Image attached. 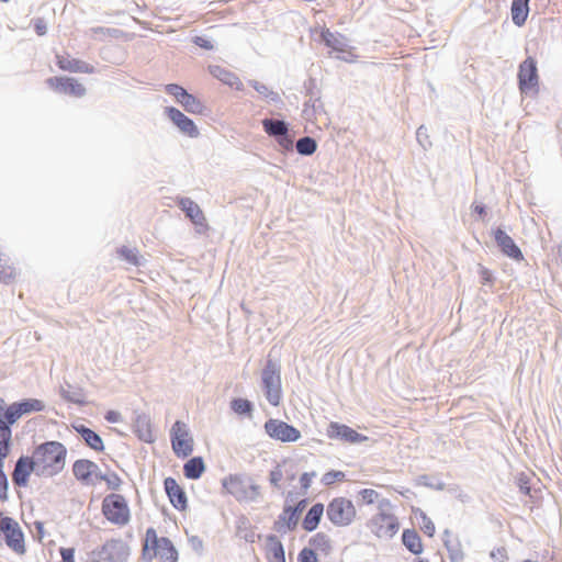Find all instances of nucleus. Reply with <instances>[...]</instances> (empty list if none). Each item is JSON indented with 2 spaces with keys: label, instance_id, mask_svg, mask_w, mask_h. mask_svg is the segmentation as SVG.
Segmentation results:
<instances>
[{
  "label": "nucleus",
  "instance_id": "55",
  "mask_svg": "<svg viewBox=\"0 0 562 562\" xmlns=\"http://www.w3.org/2000/svg\"><path fill=\"white\" fill-rule=\"evenodd\" d=\"M32 23L37 35L43 36L47 33V24L45 19L36 18L32 21Z\"/></svg>",
  "mask_w": 562,
  "mask_h": 562
},
{
  "label": "nucleus",
  "instance_id": "45",
  "mask_svg": "<svg viewBox=\"0 0 562 562\" xmlns=\"http://www.w3.org/2000/svg\"><path fill=\"white\" fill-rule=\"evenodd\" d=\"M60 395L64 400L74 404L83 405L86 403L82 391L80 389L75 391L61 389Z\"/></svg>",
  "mask_w": 562,
  "mask_h": 562
},
{
  "label": "nucleus",
  "instance_id": "17",
  "mask_svg": "<svg viewBox=\"0 0 562 562\" xmlns=\"http://www.w3.org/2000/svg\"><path fill=\"white\" fill-rule=\"evenodd\" d=\"M327 436L331 439H340L349 443H359L368 439L367 436L356 431L351 427L331 422L327 428Z\"/></svg>",
  "mask_w": 562,
  "mask_h": 562
},
{
  "label": "nucleus",
  "instance_id": "64",
  "mask_svg": "<svg viewBox=\"0 0 562 562\" xmlns=\"http://www.w3.org/2000/svg\"><path fill=\"white\" fill-rule=\"evenodd\" d=\"M189 543L191 548L198 552L199 554L203 551V540L199 536H191L189 537Z\"/></svg>",
  "mask_w": 562,
  "mask_h": 562
},
{
  "label": "nucleus",
  "instance_id": "23",
  "mask_svg": "<svg viewBox=\"0 0 562 562\" xmlns=\"http://www.w3.org/2000/svg\"><path fill=\"white\" fill-rule=\"evenodd\" d=\"M297 524L299 517L290 509V505L285 504L282 513L273 524V529L280 533H285L288 530H295Z\"/></svg>",
  "mask_w": 562,
  "mask_h": 562
},
{
  "label": "nucleus",
  "instance_id": "26",
  "mask_svg": "<svg viewBox=\"0 0 562 562\" xmlns=\"http://www.w3.org/2000/svg\"><path fill=\"white\" fill-rule=\"evenodd\" d=\"M322 41L328 47L337 53H347L349 45L348 40L340 33H333L328 29L321 33Z\"/></svg>",
  "mask_w": 562,
  "mask_h": 562
},
{
  "label": "nucleus",
  "instance_id": "37",
  "mask_svg": "<svg viewBox=\"0 0 562 562\" xmlns=\"http://www.w3.org/2000/svg\"><path fill=\"white\" fill-rule=\"evenodd\" d=\"M12 435L0 427V469H4V461L11 452Z\"/></svg>",
  "mask_w": 562,
  "mask_h": 562
},
{
  "label": "nucleus",
  "instance_id": "30",
  "mask_svg": "<svg viewBox=\"0 0 562 562\" xmlns=\"http://www.w3.org/2000/svg\"><path fill=\"white\" fill-rule=\"evenodd\" d=\"M205 471V463L202 457H193L183 465V474L189 480H198Z\"/></svg>",
  "mask_w": 562,
  "mask_h": 562
},
{
  "label": "nucleus",
  "instance_id": "2",
  "mask_svg": "<svg viewBox=\"0 0 562 562\" xmlns=\"http://www.w3.org/2000/svg\"><path fill=\"white\" fill-rule=\"evenodd\" d=\"M45 405L36 398H25L10 405L0 397V427L12 435V426L25 414L42 412Z\"/></svg>",
  "mask_w": 562,
  "mask_h": 562
},
{
  "label": "nucleus",
  "instance_id": "59",
  "mask_svg": "<svg viewBox=\"0 0 562 562\" xmlns=\"http://www.w3.org/2000/svg\"><path fill=\"white\" fill-rule=\"evenodd\" d=\"M316 476V472L315 471H312V472H304L301 477H300V484H301V487L304 490V491H307L311 486V483H312V480Z\"/></svg>",
  "mask_w": 562,
  "mask_h": 562
},
{
  "label": "nucleus",
  "instance_id": "57",
  "mask_svg": "<svg viewBox=\"0 0 562 562\" xmlns=\"http://www.w3.org/2000/svg\"><path fill=\"white\" fill-rule=\"evenodd\" d=\"M416 138H417V142L424 148H426L428 145H430V142L428 140L427 128L424 125H422L417 128Z\"/></svg>",
  "mask_w": 562,
  "mask_h": 562
},
{
  "label": "nucleus",
  "instance_id": "8",
  "mask_svg": "<svg viewBox=\"0 0 562 562\" xmlns=\"http://www.w3.org/2000/svg\"><path fill=\"white\" fill-rule=\"evenodd\" d=\"M0 532L4 536L5 544L18 554L25 553L24 533L13 518L3 516L0 518Z\"/></svg>",
  "mask_w": 562,
  "mask_h": 562
},
{
  "label": "nucleus",
  "instance_id": "54",
  "mask_svg": "<svg viewBox=\"0 0 562 562\" xmlns=\"http://www.w3.org/2000/svg\"><path fill=\"white\" fill-rule=\"evenodd\" d=\"M304 88L306 90V95H308L311 100L314 98L315 100H319L318 93L316 92V80L314 78H310L305 81Z\"/></svg>",
  "mask_w": 562,
  "mask_h": 562
},
{
  "label": "nucleus",
  "instance_id": "35",
  "mask_svg": "<svg viewBox=\"0 0 562 562\" xmlns=\"http://www.w3.org/2000/svg\"><path fill=\"white\" fill-rule=\"evenodd\" d=\"M179 103L183 106L184 111L191 114H204L206 106L195 95L187 92Z\"/></svg>",
  "mask_w": 562,
  "mask_h": 562
},
{
  "label": "nucleus",
  "instance_id": "1",
  "mask_svg": "<svg viewBox=\"0 0 562 562\" xmlns=\"http://www.w3.org/2000/svg\"><path fill=\"white\" fill-rule=\"evenodd\" d=\"M31 457L35 461L37 476L53 477L65 469L67 448L59 441H45L34 448Z\"/></svg>",
  "mask_w": 562,
  "mask_h": 562
},
{
  "label": "nucleus",
  "instance_id": "15",
  "mask_svg": "<svg viewBox=\"0 0 562 562\" xmlns=\"http://www.w3.org/2000/svg\"><path fill=\"white\" fill-rule=\"evenodd\" d=\"M33 472L37 475V468L33 458L29 456H21L16 460L11 474L13 484L18 487H25L29 483V477Z\"/></svg>",
  "mask_w": 562,
  "mask_h": 562
},
{
  "label": "nucleus",
  "instance_id": "60",
  "mask_svg": "<svg viewBox=\"0 0 562 562\" xmlns=\"http://www.w3.org/2000/svg\"><path fill=\"white\" fill-rule=\"evenodd\" d=\"M145 542H147V544H149V542H150L151 543V549L160 543V538H158L157 532H156V530L153 527H150V528H148L146 530V540H145Z\"/></svg>",
  "mask_w": 562,
  "mask_h": 562
},
{
  "label": "nucleus",
  "instance_id": "56",
  "mask_svg": "<svg viewBox=\"0 0 562 562\" xmlns=\"http://www.w3.org/2000/svg\"><path fill=\"white\" fill-rule=\"evenodd\" d=\"M249 86H251L260 95H262L265 99L267 98V94L269 93L270 89L268 86H266L262 82H259L258 80L250 79L248 80Z\"/></svg>",
  "mask_w": 562,
  "mask_h": 562
},
{
  "label": "nucleus",
  "instance_id": "38",
  "mask_svg": "<svg viewBox=\"0 0 562 562\" xmlns=\"http://www.w3.org/2000/svg\"><path fill=\"white\" fill-rule=\"evenodd\" d=\"M445 547L448 551L451 562H461L464 558L462 546L458 537L445 541Z\"/></svg>",
  "mask_w": 562,
  "mask_h": 562
},
{
  "label": "nucleus",
  "instance_id": "9",
  "mask_svg": "<svg viewBox=\"0 0 562 562\" xmlns=\"http://www.w3.org/2000/svg\"><path fill=\"white\" fill-rule=\"evenodd\" d=\"M369 527L378 538L391 539L397 533L400 522L395 515L379 512L371 518Z\"/></svg>",
  "mask_w": 562,
  "mask_h": 562
},
{
  "label": "nucleus",
  "instance_id": "43",
  "mask_svg": "<svg viewBox=\"0 0 562 562\" xmlns=\"http://www.w3.org/2000/svg\"><path fill=\"white\" fill-rule=\"evenodd\" d=\"M416 484L420 485V486L429 487V488H432L436 491H443L446 487L445 482H442L441 480H439L437 477L427 475V474L417 476Z\"/></svg>",
  "mask_w": 562,
  "mask_h": 562
},
{
  "label": "nucleus",
  "instance_id": "33",
  "mask_svg": "<svg viewBox=\"0 0 562 562\" xmlns=\"http://www.w3.org/2000/svg\"><path fill=\"white\" fill-rule=\"evenodd\" d=\"M236 535L244 539L246 542L254 543L256 541V533L249 519L241 515L236 520Z\"/></svg>",
  "mask_w": 562,
  "mask_h": 562
},
{
  "label": "nucleus",
  "instance_id": "3",
  "mask_svg": "<svg viewBox=\"0 0 562 562\" xmlns=\"http://www.w3.org/2000/svg\"><path fill=\"white\" fill-rule=\"evenodd\" d=\"M222 486L238 502H256L260 496V486L246 475L229 474L222 480Z\"/></svg>",
  "mask_w": 562,
  "mask_h": 562
},
{
  "label": "nucleus",
  "instance_id": "6",
  "mask_svg": "<svg viewBox=\"0 0 562 562\" xmlns=\"http://www.w3.org/2000/svg\"><path fill=\"white\" fill-rule=\"evenodd\" d=\"M356 514L353 503L346 497H335L326 507V516L336 527H347L351 525L356 518Z\"/></svg>",
  "mask_w": 562,
  "mask_h": 562
},
{
  "label": "nucleus",
  "instance_id": "63",
  "mask_svg": "<svg viewBox=\"0 0 562 562\" xmlns=\"http://www.w3.org/2000/svg\"><path fill=\"white\" fill-rule=\"evenodd\" d=\"M59 553L63 562H75V549L74 548H60Z\"/></svg>",
  "mask_w": 562,
  "mask_h": 562
},
{
  "label": "nucleus",
  "instance_id": "47",
  "mask_svg": "<svg viewBox=\"0 0 562 562\" xmlns=\"http://www.w3.org/2000/svg\"><path fill=\"white\" fill-rule=\"evenodd\" d=\"M166 92L177 100L179 102V99H182L186 93L188 92L183 87L177 85V83H169L165 88Z\"/></svg>",
  "mask_w": 562,
  "mask_h": 562
},
{
  "label": "nucleus",
  "instance_id": "12",
  "mask_svg": "<svg viewBox=\"0 0 562 562\" xmlns=\"http://www.w3.org/2000/svg\"><path fill=\"white\" fill-rule=\"evenodd\" d=\"M518 85L521 93L527 94L531 90H538L539 76L537 61L532 57H527L518 70Z\"/></svg>",
  "mask_w": 562,
  "mask_h": 562
},
{
  "label": "nucleus",
  "instance_id": "41",
  "mask_svg": "<svg viewBox=\"0 0 562 562\" xmlns=\"http://www.w3.org/2000/svg\"><path fill=\"white\" fill-rule=\"evenodd\" d=\"M117 254L130 265H133L135 267H139L143 265V257L138 255V250L136 248H128L126 246H122L121 248H119Z\"/></svg>",
  "mask_w": 562,
  "mask_h": 562
},
{
  "label": "nucleus",
  "instance_id": "34",
  "mask_svg": "<svg viewBox=\"0 0 562 562\" xmlns=\"http://www.w3.org/2000/svg\"><path fill=\"white\" fill-rule=\"evenodd\" d=\"M267 555L269 561L285 558L284 547L276 535L267 536Z\"/></svg>",
  "mask_w": 562,
  "mask_h": 562
},
{
  "label": "nucleus",
  "instance_id": "28",
  "mask_svg": "<svg viewBox=\"0 0 562 562\" xmlns=\"http://www.w3.org/2000/svg\"><path fill=\"white\" fill-rule=\"evenodd\" d=\"M324 514V505L322 503L314 504L306 513L305 517L302 521V528L305 531L312 532L314 531L323 517Z\"/></svg>",
  "mask_w": 562,
  "mask_h": 562
},
{
  "label": "nucleus",
  "instance_id": "4",
  "mask_svg": "<svg viewBox=\"0 0 562 562\" xmlns=\"http://www.w3.org/2000/svg\"><path fill=\"white\" fill-rule=\"evenodd\" d=\"M262 387L267 401L272 406H278L282 398L281 367L272 359H267L261 372Z\"/></svg>",
  "mask_w": 562,
  "mask_h": 562
},
{
  "label": "nucleus",
  "instance_id": "31",
  "mask_svg": "<svg viewBox=\"0 0 562 562\" xmlns=\"http://www.w3.org/2000/svg\"><path fill=\"white\" fill-rule=\"evenodd\" d=\"M402 542L413 554H420L423 552L422 539L415 529H404Z\"/></svg>",
  "mask_w": 562,
  "mask_h": 562
},
{
  "label": "nucleus",
  "instance_id": "18",
  "mask_svg": "<svg viewBox=\"0 0 562 562\" xmlns=\"http://www.w3.org/2000/svg\"><path fill=\"white\" fill-rule=\"evenodd\" d=\"M493 234L496 245L505 256L517 261L524 259L520 248L504 229L497 227L493 231Z\"/></svg>",
  "mask_w": 562,
  "mask_h": 562
},
{
  "label": "nucleus",
  "instance_id": "50",
  "mask_svg": "<svg viewBox=\"0 0 562 562\" xmlns=\"http://www.w3.org/2000/svg\"><path fill=\"white\" fill-rule=\"evenodd\" d=\"M359 495L362 502L368 505L373 504L379 497V493L372 488H363L359 492Z\"/></svg>",
  "mask_w": 562,
  "mask_h": 562
},
{
  "label": "nucleus",
  "instance_id": "19",
  "mask_svg": "<svg viewBox=\"0 0 562 562\" xmlns=\"http://www.w3.org/2000/svg\"><path fill=\"white\" fill-rule=\"evenodd\" d=\"M164 487L171 505L178 510H186L188 507V497L184 490L177 481L171 476L166 477Z\"/></svg>",
  "mask_w": 562,
  "mask_h": 562
},
{
  "label": "nucleus",
  "instance_id": "10",
  "mask_svg": "<svg viewBox=\"0 0 562 562\" xmlns=\"http://www.w3.org/2000/svg\"><path fill=\"white\" fill-rule=\"evenodd\" d=\"M261 124L266 134L273 137L282 149L292 150L293 138L289 132V124L284 120L263 119Z\"/></svg>",
  "mask_w": 562,
  "mask_h": 562
},
{
  "label": "nucleus",
  "instance_id": "51",
  "mask_svg": "<svg viewBox=\"0 0 562 562\" xmlns=\"http://www.w3.org/2000/svg\"><path fill=\"white\" fill-rule=\"evenodd\" d=\"M420 517L423 520L422 530L428 537H432L435 533V525L432 520L424 512H420Z\"/></svg>",
  "mask_w": 562,
  "mask_h": 562
},
{
  "label": "nucleus",
  "instance_id": "44",
  "mask_svg": "<svg viewBox=\"0 0 562 562\" xmlns=\"http://www.w3.org/2000/svg\"><path fill=\"white\" fill-rule=\"evenodd\" d=\"M98 480L104 481L109 490L119 491L122 485L121 477L115 472L98 475Z\"/></svg>",
  "mask_w": 562,
  "mask_h": 562
},
{
  "label": "nucleus",
  "instance_id": "58",
  "mask_svg": "<svg viewBox=\"0 0 562 562\" xmlns=\"http://www.w3.org/2000/svg\"><path fill=\"white\" fill-rule=\"evenodd\" d=\"M282 479H283V473L279 465L270 471L269 481L273 486L279 487L280 486L279 483Z\"/></svg>",
  "mask_w": 562,
  "mask_h": 562
},
{
  "label": "nucleus",
  "instance_id": "20",
  "mask_svg": "<svg viewBox=\"0 0 562 562\" xmlns=\"http://www.w3.org/2000/svg\"><path fill=\"white\" fill-rule=\"evenodd\" d=\"M177 205L195 226H206V218L201 207L190 198L177 199Z\"/></svg>",
  "mask_w": 562,
  "mask_h": 562
},
{
  "label": "nucleus",
  "instance_id": "13",
  "mask_svg": "<svg viewBox=\"0 0 562 562\" xmlns=\"http://www.w3.org/2000/svg\"><path fill=\"white\" fill-rule=\"evenodd\" d=\"M188 430L184 423L177 420L170 430V439L173 452L179 458H187L189 457L192 451L193 447L190 440L186 439L188 437Z\"/></svg>",
  "mask_w": 562,
  "mask_h": 562
},
{
  "label": "nucleus",
  "instance_id": "52",
  "mask_svg": "<svg viewBox=\"0 0 562 562\" xmlns=\"http://www.w3.org/2000/svg\"><path fill=\"white\" fill-rule=\"evenodd\" d=\"M9 481L3 469H0V501H8Z\"/></svg>",
  "mask_w": 562,
  "mask_h": 562
},
{
  "label": "nucleus",
  "instance_id": "39",
  "mask_svg": "<svg viewBox=\"0 0 562 562\" xmlns=\"http://www.w3.org/2000/svg\"><path fill=\"white\" fill-rule=\"evenodd\" d=\"M296 151L302 156H311L317 149V142L311 136H303L295 144Z\"/></svg>",
  "mask_w": 562,
  "mask_h": 562
},
{
  "label": "nucleus",
  "instance_id": "62",
  "mask_svg": "<svg viewBox=\"0 0 562 562\" xmlns=\"http://www.w3.org/2000/svg\"><path fill=\"white\" fill-rule=\"evenodd\" d=\"M157 557L156 550L151 549V546L147 544V542H144L143 550H142V559L145 562H150L154 558Z\"/></svg>",
  "mask_w": 562,
  "mask_h": 562
},
{
  "label": "nucleus",
  "instance_id": "36",
  "mask_svg": "<svg viewBox=\"0 0 562 562\" xmlns=\"http://www.w3.org/2000/svg\"><path fill=\"white\" fill-rule=\"evenodd\" d=\"M308 543L315 550L323 552L325 555H328L333 550L331 541L329 537L324 532L315 533L310 538Z\"/></svg>",
  "mask_w": 562,
  "mask_h": 562
},
{
  "label": "nucleus",
  "instance_id": "5",
  "mask_svg": "<svg viewBox=\"0 0 562 562\" xmlns=\"http://www.w3.org/2000/svg\"><path fill=\"white\" fill-rule=\"evenodd\" d=\"M103 516L112 524L124 526L131 519V512L125 497L121 494L111 493L102 501Z\"/></svg>",
  "mask_w": 562,
  "mask_h": 562
},
{
  "label": "nucleus",
  "instance_id": "49",
  "mask_svg": "<svg viewBox=\"0 0 562 562\" xmlns=\"http://www.w3.org/2000/svg\"><path fill=\"white\" fill-rule=\"evenodd\" d=\"M297 562H318L314 549L304 548L300 551Z\"/></svg>",
  "mask_w": 562,
  "mask_h": 562
},
{
  "label": "nucleus",
  "instance_id": "27",
  "mask_svg": "<svg viewBox=\"0 0 562 562\" xmlns=\"http://www.w3.org/2000/svg\"><path fill=\"white\" fill-rule=\"evenodd\" d=\"M153 550H156L159 562H178V551L172 541L167 537L160 538V543Z\"/></svg>",
  "mask_w": 562,
  "mask_h": 562
},
{
  "label": "nucleus",
  "instance_id": "16",
  "mask_svg": "<svg viewBox=\"0 0 562 562\" xmlns=\"http://www.w3.org/2000/svg\"><path fill=\"white\" fill-rule=\"evenodd\" d=\"M165 113L182 134L191 138H196L200 135L199 128L193 120L183 114L179 109L175 106H167L165 109Z\"/></svg>",
  "mask_w": 562,
  "mask_h": 562
},
{
  "label": "nucleus",
  "instance_id": "24",
  "mask_svg": "<svg viewBox=\"0 0 562 562\" xmlns=\"http://www.w3.org/2000/svg\"><path fill=\"white\" fill-rule=\"evenodd\" d=\"M134 432L144 442H153L150 417L147 414H137L134 418Z\"/></svg>",
  "mask_w": 562,
  "mask_h": 562
},
{
  "label": "nucleus",
  "instance_id": "7",
  "mask_svg": "<svg viewBox=\"0 0 562 562\" xmlns=\"http://www.w3.org/2000/svg\"><path fill=\"white\" fill-rule=\"evenodd\" d=\"M131 553L130 546L122 539H110L92 551L97 562H125Z\"/></svg>",
  "mask_w": 562,
  "mask_h": 562
},
{
  "label": "nucleus",
  "instance_id": "22",
  "mask_svg": "<svg viewBox=\"0 0 562 562\" xmlns=\"http://www.w3.org/2000/svg\"><path fill=\"white\" fill-rule=\"evenodd\" d=\"M57 66L61 70L69 72L94 74L95 71V68L92 65L70 56L57 55Z\"/></svg>",
  "mask_w": 562,
  "mask_h": 562
},
{
  "label": "nucleus",
  "instance_id": "21",
  "mask_svg": "<svg viewBox=\"0 0 562 562\" xmlns=\"http://www.w3.org/2000/svg\"><path fill=\"white\" fill-rule=\"evenodd\" d=\"M209 72L214 78H216L217 80L223 82L224 85H226L231 88H234L237 91L244 90V85H243L241 80L239 79V77L235 72H233L220 65H210Z\"/></svg>",
  "mask_w": 562,
  "mask_h": 562
},
{
  "label": "nucleus",
  "instance_id": "40",
  "mask_svg": "<svg viewBox=\"0 0 562 562\" xmlns=\"http://www.w3.org/2000/svg\"><path fill=\"white\" fill-rule=\"evenodd\" d=\"M15 268L9 265V259L0 252V282L8 284L15 279Z\"/></svg>",
  "mask_w": 562,
  "mask_h": 562
},
{
  "label": "nucleus",
  "instance_id": "61",
  "mask_svg": "<svg viewBox=\"0 0 562 562\" xmlns=\"http://www.w3.org/2000/svg\"><path fill=\"white\" fill-rule=\"evenodd\" d=\"M193 43H194L196 46H199V47H201V48H203V49L211 50V49H213V48H214L212 41H210V40H209L207 37H205V36H195V37L193 38Z\"/></svg>",
  "mask_w": 562,
  "mask_h": 562
},
{
  "label": "nucleus",
  "instance_id": "48",
  "mask_svg": "<svg viewBox=\"0 0 562 562\" xmlns=\"http://www.w3.org/2000/svg\"><path fill=\"white\" fill-rule=\"evenodd\" d=\"M479 274H480V278H481V283L483 285H493L494 281H495V277L493 274V272L487 269L486 267L480 265L479 266Z\"/></svg>",
  "mask_w": 562,
  "mask_h": 562
},
{
  "label": "nucleus",
  "instance_id": "32",
  "mask_svg": "<svg viewBox=\"0 0 562 562\" xmlns=\"http://www.w3.org/2000/svg\"><path fill=\"white\" fill-rule=\"evenodd\" d=\"M94 468V462L88 459H78L72 464L74 476L83 483H88L91 477V469Z\"/></svg>",
  "mask_w": 562,
  "mask_h": 562
},
{
  "label": "nucleus",
  "instance_id": "11",
  "mask_svg": "<svg viewBox=\"0 0 562 562\" xmlns=\"http://www.w3.org/2000/svg\"><path fill=\"white\" fill-rule=\"evenodd\" d=\"M263 427L270 438L281 442H295L301 438L297 428L280 419L270 418Z\"/></svg>",
  "mask_w": 562,
  "mask_h": 562
},
{
  "label": "nucleus",
  "instance_id": "25",
  "mask_svg": "<svg viewBox=\"0 0 562 562\" xmlns=\"http://www.w3.org/2000/svg\"><path fill=\"white\" fill-rule=\"evenodd\" d=\"M74 429L83 439L86 445L94 451H103L104 443L99 434L85 425H72Z\"/></svg>",
  "mask_w": 562,
  "mask_h": 562
},
{
  "label": "nucleus",
  "instance_id": "42",
  "mask_svg": "<svg viewBox=\"0 0 562 562\" xmlns=\"http://www.w3.org/2000/svg\"><path fill=\"white\" fill-rule=\"evenodd\" d=\"M231 408L238 415H250L254 411V404L249 400L237 397L232 400Z\"/></svg>",
  "mask_w": 562,
  "mask_h": 562
},
{
  "label": "nucleus",
  "instance_id": "14",
  "mask_svg": "<svg viewBox=\"0 0 562 562\" xmlns=\"http://www.w3.org/2000/svg\"><path fill=\"white\" fill-rule=\"evenodd\" d=\"M49 88L58 93L81 98L86 94L87 90L77 79L70 77H50L46 79Z\"/></svg>",
  "mask_w": 562,
  "mask_h": 562
},
{
  "label": "nucleus",
  "instance_id": "29",
  "mask_svg": "<svg viewBox=\"0 0 562 562\" xmlns=\"http://www.w3.org/2000/svg\"><path fill=\"white\" fill-rule=\"evenodd\" d=\"M529 1L530 0H513L510 12L513 23L517 26H522L529 14Z\"/></svg>",
  "mask_w": 562,
  "mask_h": 562
},
{
  "label": "nucleus",
  "instance_id": "53",
  "mask_svg": "<svg viewBox=\"0 0 562 562\" xmlns=\"http://www.w3.org/2000/svg\"><path fill=\"white\" fill-rule=\"evenodd\" d=\"M529 477L528 475H526L525 473H520L518 476H517V486L519 487V491L525 494V495H529L530 494V485H529Z\"/></svg>",
  "mask_w": 562,
  "mask_h": 562
},
{
  "label": "nucleus",
  "instance_id": "46",
  "mask_svg": "<svg viewBox=\"0 0 562 562\" xmlns=\"http://www.w3.org/2000/svg\"><path fill=\"white\" fill-rule=\"evenodd\" d=\"M345 473L341 471H328L322 477V483L324 485H331L336 481H342L345 479Z\"/></svg>",
  "mask_w": 562,
  "mask_h": 562
}]
</instances>
